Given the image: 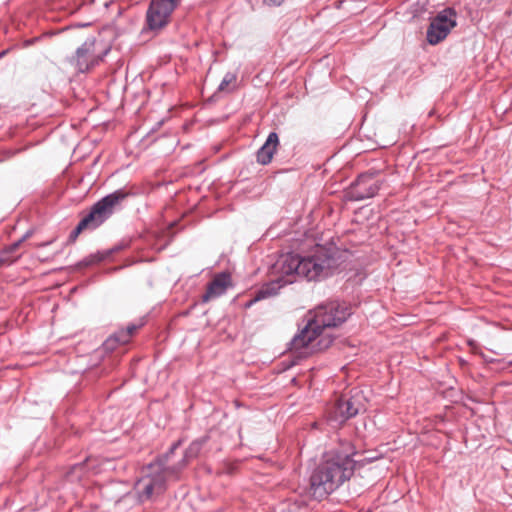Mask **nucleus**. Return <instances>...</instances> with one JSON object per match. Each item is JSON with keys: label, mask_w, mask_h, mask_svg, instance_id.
Returning <instances> with one entry per match:
<instances>
[{"label": "nucleus", "mask_w": 512, "mask_h": 512, "mask_svg": "<svg viewBox=\"0 0 512 512\" xmlns=\"http://www.w3.org/2000/svg\"><path fill=\"white\" fill-rule=\"evenodd\" d=\"M348 316L347 308L336 303L318 307L314 317L309 319L301 334L294 339V345L310 346L315 350L327 348L332 340L330 337L321 336L322 331L340 325Z\"/></svg>", "instance_id": "1"}, {"label": "nucleus", "mask_w": 512, "mask_h": 512, "mask_svg": "<svg viewBox=\"0 0 512 512\" xmlns=\"http://www.w3.org/2000/svg\"><path fill=\"white\" fill-rule=\"evenodd\" d=\"M353 467L354 461L349 455H328L311 476L308 491L310 496L317 500L326 497L350 477Z\"/></svg>", "instance_id": "2"}, {"label": "nucleus", "mask_w": 512, "mask_h": 512, "mask_svg": "<svg viewBox=\"0 0 512 512\" xmlns=\"http://www.w3.org/2000/svg\"><path fill=\"white\" fill-rule=\"evenodd\" d=\"M309 264V261H301V257L299 255L286 254L281 256L274 265V271L277 275L276 279L266 287L259 290L255 298L251 300L247 306L277 294L278 290L282 286L293 283L300 275L315 276L319 266L315 264L314 270L312 269L311 271H307L305 267Z\"/></svg>", "instance_id": "3"}, {"label": "nucleus", "mask_w": 512, "mask_h": 512, "mask_svg": "<svg viewBox=\"0 0 512 512\" xmlns=\"http://www.w3.org/2000/svg\"><path fill=\"white\" fill-rule=\"evenodd\" d=\"M176 470L162 461L147 466L142 477L136 482L135 489L140 500H147L154 494L161 493L167 479L172 478Z\"/></svg>", "instance_id": "4"}, {"label": "nucleus", "mask_w": 512, "mask_h": 512, "mask_svg": "<svg viewBox=\"0 0 512 512\" xmlns=\"http://www.w3.org/2000/svg\"><path fill=\"white\" fill-rule=\"evenodd\" d=\"M124 198V193L115 192L97 202L91 212L79 222L71 233V238L75 239L86 228H96L99 226L112 214L114 207Z\"/></svg>", "instance_id": "5"}, {"label": "nucleus", "mask_w": 512, "mask_h": 512, "mask_svg": "<svg viewBox=\"0 0 512 512\" xmlns=\"http://www.w3.org/2000/svg\"><path fill=\"white\" fill-rule=\"evenodd\" d=\"M362 399L363 396L360 391L355 392L349 398H340L333 410L329 413L328 420L334 426H339L349 418L356 416L362 409H364Z\"/></svg>", "instance_id": "6"}, {"label": "nucleus", "mask_w": 512, "mask_h": 512, "mask_svg": "<svg viewBox=\"0 0 512 512\" xmlns=\"http://www.w3.org/2000/svg\"><path fill=\"white\" fill-rule=\"evenodd\" d=\"M179 1L152 0L146 13L148 28L150 30H159L166 26Z\"/></svg>", "instance_id": "7"}, {"label": "nucleus", "mask_w": 512, "mask_h": 512, "mask_svg": "<svg viewBox=\"0 0 512 512\" xmlns=\"http://www.w3.org/2000/svg\"><path fill=\"white\" fill-rule=\"evenodd\" d=\"M301 261L310 262V264L305 267L307 271H311L312 269L314 270L315 264L319 266V269H317V274L315 276L302 275L308 280H315L321 276L327 275L331 267V259L328 257L327 253L322 248L317 249V251L312 256H307L303 258L301 257Z\"/></svg>", "instance_id": "8"}, {"label": "nucleus", "mask_w": 512, "mask_h": 512, "mask_svg": "<svg viewBox=\"0 0 512 512\" xmlns=\"http://www.w3.org/2000/svg\"><path fill=\"white\" fill-rule=\"evenodd\" d=\"M447 34L448 16L444 10L431 22L427 31V40L430 44L435 45L444 40Z\"/></svg>", "instance_id": "9"}, {"label": "nucleus", "mask_w": 512, "mask_h": 512, "mask_svg": "<svg viewBox=\"0 0 512 512\" xmlns=\"http://www.w3.org/2000/svg\"><path fill=\"white\" fill-rule=\"evenodd\" d=\"M93 47L94 39H89L80 48L77 49L76 56L72 61L79 71L84 72L89 68L91 55L94 50Z\"/></svg>", "instance_id": "10"}, {"label": "nucleus", "mask_w": 512, "mask_h": 512, "mask_svg": "<svg viewBox=\"0 0 512 512\" xmlns=\"http://www.w3.org/2000/svg\"><path fill=\"white\" fill-rule=\"evenodd\" d=\"M231 285L230 275L222 273L214 277L210 283L207 293L203 296L204 301L222 295L226 289Z\"/></svg>", "instance_id": "11"}, {"label": "nucleus", "mask_w": 512, "mask_h": 512, "mask_svg": "<svg viewBox=\"0 0 512 512\" xmlns=\"http://www.w3.org/2000/svg\"><path fill=\"white\" fill-rule=\"evenodd\" d=\"M277 145L278 135L275 132H272L269 134L264 145L257 152V161L262 165L268 164L272 160Z\"/></svg>", "instance_id": "12"}, {"label": "nucleus", "mask_w": 512, "mask_h": 512, "mask_svg": "<svg viewBox=\"0 0 512 512\" xmlns=\"http://www.w3.org/2000/svg\"><path fill=\"white\" fill-rule=\"evenodd\" d=\"M21 241H18L11 245L7 251L4 252V254L0 257V265L1 264H10L12 263L16 258H10L8 256L9 252L15 251L18 246L20 245Z\"/></svg>", "instance_id": "13"}, {"label": "nucleus", "mask_w": 512, "mask_h": 512, "mask_svg": "<svg viewBox=\"0 0 512 512\" xmlns=\"http://www.w3.org/2000/svg\"><path fill=\"white\" fill-rule=\"evenodd\" d=\"M236 80L235 76L233 74H226L223 78L222 82L219 85V90L225 91L227 90L228 86L232 83H234Z\"/></svg>", "instance_id": "14"}, {"label": "nucleus", "mask_w": 512, "mask_h": 512, "mask_svg": "<svg viewBox=\"0 0 512 512\" xmlns=\"http://www.w3.org/2000/svg\"><path fill=\"white\" fill-rule=\"evenodd\" d=\"M378 191V186L376 184H372L369 186V190L366 193L358 192L357 199H364L374 196Z\"/></svg>", "instance_id": "15"}, {"label": "nucleus", "mask_w": 512, "mask_h": 512, "mask_svg": "<svg viewBox=\"0 0 512 512\" xmlns=\"http://www.w3.org/2000/svg\"><path fill=\"white\" fill-rule=\"evenodd\" d=\"M200 448H201V443H200V442H194V443H192V444L190 445V447H189L188 451H187V455H188L189 457H195V456L198 454V452H199Z\"/></svg>", "instance_id": "16"}, {"label": "nucleus", "mask_w": 512, "mask_h": 512, "mask_svg": "<svg viewBox=\"0 0 512 512\" xmlns=\"http://www.w3.org/2000/svg\"><path fill=\"white\" fill-rule=\"evenodd\" d=\"M137 329L135 325L128 326L127 332L118 339L120 343H126L129 337L133 334V332Z\"/></svg>", "instance_id": "17"}, {"label": "nucleus", "mask_w": 512, "mask_h": 512, "mask_svg": "<svg viewBox=\"0 0 512 512\" xmlns=\"http://www.w3.org/2000/svg\"><path fill=\"white\" fill-rule=\"evenodd\" d=\"M269 6H279L282 4L283 0H263Z\"/></svg>", "instance_id": "18"}, {"label": "nucleus", "mask_w": 512, "mask_h": 512, "mask_svg": "<svg viewBox=\"0 0 512 512\" xmlns=\"http://www.w3.org/2000/svg\"><path fill=\"white\" fill-rule=\"evenodd\" d=\"M453 15H455V11H454L452 8H450V17H451V16H453ZM455 25H456L455 20H452V19L450 18V30H451Z\"/></svg>", "instance_id": "19"}, {"label": "nucleus", "mask_w": 512, "mask_h": 512, "mask_svg": "<svg viewBox=\"0 0 512 512\" xmlns=\"http://www.w3.org/2000/svg\"><path fill=\"white\" fill-rule=\"evenodd\" d=\"M482 358L486 361V362H493L494 359L493 358H490V356H487L485 354H481Z\"/></svg>", "instance_id": "20"}, {"label": "nucleus", "mask_w": 512, "mask_h": 512, "mask_svg": "<svg viewBox=\"0 0 512 512\" xmlns=\"http://www.w3.org/2000/svg\"><path fill=\"white\" fill-rule=\"evenodd\" d=\"M365 180H366V178H365V177L361 178V180H360V181H359V183H358V186H360L362 183H364V182H365Z\"/></svg>", "instance_id": "21"}]
</instances>
